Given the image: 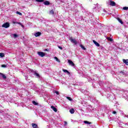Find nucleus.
Listing matches in <instances>:
<instances>
[{
	"label": "nucleus",
	"mask_w": 128,
	"mask_h": 128,
	"mask_svg": "<svg viewBox=\"0 0 128 128\" xmlns=\"http://www.w3.org/2000/svg\"><path fill=\"white\" fill-rule=\"evenodd\" d=\"M32 72H33L34 76H36L38 78H40V74H38V73L37 71H34L33 70H32L31 71Z\"/></svg>",
	"instance_id": "f257e3e1"
},
{
	"label": "nucleus",
	"mask_w": 128,
	"mask_h": 128,
	"mask_svg": "<svg viewBox=\"0 0 128 128\" xmlns=\"http://www.w3.org/2000/svg\"><path fill=\"white\" fill-rule=\"evenodd\" d=\"M38 54L39 56H41V58H44V56H46V53L42 52H38Z\"/></svg>",
	"instance_id": "f03ea898"
},
{
	"label": "nucleus",
	"mask_w": 128,
	"mask_h": 128,
	"mask_svg": "<svg viewBox=\"0 0 128 128\" xmlns=\"http://www.w3.org/2000/svg\"><path fill=\"white\" fill-rule=\"evenodd\" d=\"M2 28H10V23L6 22L2 25Z\"/></svg>",
	"instance_id": "7ed1b4c3"
},
{
	"label": "nucleus",
	"mask_w": 128,
	"mask_h": 128,
	"mask_svg": "<svg viewBox=\"0 0 128 128\" xmlns=\"http://www.w3.org/2000/svg\"><path fill=\"white\" fill-rule=\"evenodd\" d=\"M68 64H69V66H74V63L70 60H68Z\"/></svg>",
	"instance_id": "20e7f679"
},
{
	"label": "nucleus",
	"mask_w": 128,
	"mask_h": 128,
	"mask_svg": "<svg viewBox=\"0 0 128 128\" xmlns=\"http://www.w3.org/2000/svg\"><path fill=\"white\" fill-rule=\"evenodd\" d=\"M110 6H116V4L112 0H110Z\"/></svg>",
	"instance_id": "39448f33"
},
{
	"label": "nucleus",
	"mask_w": 128,
	"mask_h": 128,
	"mask_svg": "<svg viewBox=\"0 0 128 128\" xmlns=\"http://www.w3.org/2000/svg\"><path fill=\"white\" fill-rule=\"evenodd\" d=\"M122 62L126 66H128V59H123Z\"/></svg>",
	"instance_id": "423d86ee"
},
{
	"label": "nucleus",
	"mask_w": 128,
	"mask_h": 128,
	"mask_svg": "<svg viewBox=\"0 0 128 128\" xmlns=\"http://www.w3.org/2000/svg\"><path fill=\"white\" fill-rule=\"evenodd\" d=\"M70 42H71L74 44H78V42H76V39L71 38Z\"/></svg>",
	"instance_id": "0eeeda50"
},
{
	"label": "nucleus",
	"mask_w": 128,
	"mask_h": 128,
	"mask_svg": "<svg viewBox=\"0 0 128 128\" xmlns=\"http://www.w3.org/2000/svg\"><path fill=\"white\" fill-rule=\"evenodd\" d=\"M40 34H42V32H36V34H34V36H35L36 38L38 36H40Z\"/></svg>",
	"instance_id": "6e6552de"
},
{
	"label": "nucleus",
	"mask_w": 128,
	"mask_h": 128,
	"mask_svg": "<svg viewBox=\"0 0 128 128\" xmlns=\"http://www.w3.org/2000/svg\"><path fill=\"white\" fill-rule=\"evenodd\" d=\"M4 118H8V120L10 119V118H12V116H10V115L8 114H6L4 116Z\"/></svg>",
	"instance_id": "1a4fd4ad"
},
{
	"label": "nucleus",
	"mask_w": 128,
	"mask_h": 128,
	"mask_svg": "<svg viewBox=\"0 0 128 128\" xmlns=\"http://www.w3.org/2000/svg\"><path fill=\"white\" fill-rule=\"evenodd\" d=\"M0 76H2V78L6 80V75L2 73H0Z\"/></svg>",
	"instance_id": "9d476101"
},
{
	"label": "nucleus",
	"mask_w": 128,
	"mask_h": 128,
	"mask_svg": "<svg viewBox=\"0 0 128 128\" xmlns=\"http://www.w3.org/2000/svg\"><path fill=\"white\" fill-rule=\"evenodd\" d=\"M51 108H52V110L54 112H58V109H56V108L54 106H52Z\"/></svg>",
	"instance_id": "9b49d317"
},
{
	"label": "nucleus",
	"mask_w": 128,
	"mask_h": 128,
	"mask_svg": "<svg viewBox=\"0 0 128 128\" xmlns=\"http://www.w3.org/2000/svg\"><path fill=\"white\" fill-rule=\"evenodd\" d=\"M93 42L96 46H100V44H98V42H96V40H94Z\"/></svg>",
	"instance_id": "f8f14e48"
},
{
	"label": "nucleus",
	"mask_w": 128,
	"mask_h": 128,
	"mask_svg": "<svg viewBox=\"0 0 128 128\" xmlns=\"http://www.w3.org/2000/svg\"><path fill=\"white\" fill-rule=\"evenodd\" d=\"M117 20H118V22H120V24H124V22H122V20L120 18H117Z\"/></svg>",
	"instance_id": "ddd939ff"
},
{
	"label": "nucleus",
	"mask_w": 128,
	"mask_h": 128,
	"mask_svg": "<svg viewBox=\"0 0 128 128\" xmlns=\"http://www.w3.org/2000/svg\"><path fill=\"white\" fill-rule=\"evenodd\" d=\"M50 2H48V1H45L44 2V4L45 5V6H48L49 4H50Z\"/></svg>",
	"instance_id": "4468645a"
},
{
	"label": "nucleus",
	"mask_w": 128,
	"mask_h": 128,
	"mask_svg": "<svg viewBox=\"0 0 128 128\" xmlns=\"http://www.w3.org/2000/svg\"><path fill=\"white\" fill-rule=\"evenodd\" d=\"M70 112L72 114H74V108H71L70 110H69Z\"/></svg>",
	"instance_id": "2eb2a0df"
},
{
	"label": "nucleus",
	"mask_w": 128,
	"mask_h": 128,
	"mask_svg": "<svg viewBox=\"0 0 128 128\" xmlns=\"http://www.w3.org/2000/svg\"><path fill=\"white\" fill-rule=\"evenodd\" d=\"M32 126L33 128H38V124L32 123Z\"/></svg>",
	"instance_id": "dca6fc26"
},
{
	"label": "nucleus",
	"mask_w": 128,
	"mask_h": 128,
	"mask_svg": "<svg viewBox=\"0 0 128 128\" xmlns=\"http://www.w3.org/2000/svg\"><path fill=\"white\" fill-rule=\"evenodd\" d=\"M106 38L110 42H112V40H112V38H110V37H106Z\"/></svg>",
	"instance_id": "f3484780"
},
{
	"label": "nucleus",
	"mask_w": 128,
	"mask_h": 128,
	"mask_svg": "<svg viewBox=\"0 0 128 128\" xmlns=\"http://www.w3.org/2000/svg\"><path fill=\"white\" fill-rule=\"evenodd\" d=\"M64 72H66L68 74H70V72H68V70H66V69H63L62 70Z\"/></svg>",
	"instance_id": "a211bd4d"
},
{
	"label": "nucleus",
	"mask_w": 128,
	"mask_h": 128,
	"mask_svg": "<svg viewBox=\"0 0 128 128\" xmlns=\"http://www.w3.org/2000/svg\"><path fill=\"white\" fill-rule=\"evenodd\" d=\"M32 104H34V106H38V103L36 102V101H32Z\"/></svg>",
	"instance_id": "6ab92c4d"
},
{
	"label": "nucleus",
	"mask_w": 128,
	"mask_h": 128,
	"mask_svg": "<svg viewBox=\"0 0 128 128\" xmlns=\"http://www.w3.org/2000/svg\"><path fill=\"white\" fill-rule=\"evenodd\" d=\"M54 58L56 60V62H60V61L58 60V57H54Z\"/></svg>",
	"instance_id": "aec40b11"
},
{
	"label": "nucleus",
	"mask_w": 128,
	"mask_h": 128,
	"mask_svg": "<svg viewBox=\"0 0 128 128\" xmlns=\"http://www.w3.org/2000/svg\"><path fill=\"white\" fill-rule=\"evenodd\" d=\"M36 2H44V0H36Z\"/></svg>",
	"instance_id": "412c9836"
},
{
	"label": "nucleus",
	"mask_w": 128,
	"mask_h": 128,
	"mask_svg": "<svg viewBox=\"0 0 128 128\" xmlns=\"http://www.w3.org/2000/svg\"><path fill=\"white\" fill-rule=\"evenodd\" d=\"M66 98H67V100H70V102H72V99L70 97L66 96Z\"/></svg>",
	"instance_id": "4be33fe9"
},
{
	"label": "nucleus",
	"mask_w": 128,
	"mask_h": 128,
	"mask_svg": "<svg viewBox=\"0 0 128 128\" xmlns=\"http://www.w3.org/2000/svg\"><path fill=\"white\" fill-rule=\"evenodd\" d=\"M4 53H0V58H4Z\"/></svg>",
	"instance_id": "5701e85b"
},
{
	"label": "nucleus",
	"mask_w": 128,
	"mask_h": 128,
	"mask_svg": "<svg viewBox=\"0 0 128 128\" xmlns=\"http://www.w3.org/2000/svg\"><path fill=\"white\" fill-rule=\"evenodd\" d=\"M50 14H54V10H51L50 12Z\"/></svg>",
	"instance_id": "b1692460"
},
{
	"label": "nucleus",
	"mask_w": 128,
	"mask_h": 128,
	"mask_svg": "<svg viewBox=\"0 0 128 128\" xmlns=\"http://www.w3.org/2000/svg\"><path fill=\"white\" fill-rule=\"evenodd\" d=\"M84 124H90V122H88V121L85 120L84 121Z\"/></svg>",
	"instance_id": "393cba45"
},
{
	"label": "nucleus",
	"mask_w": 128,
	"mask_h": 128,
	"mask_svg": "<svg viewBox=\"0 0 128 128\" xmlns=\"http://www.w3.org/2000/svg\"><path fill=\"white\" fill-rule=\"evenodd\" d=\"M123 10H128V7H126V6L124 7V8H123Z\"/></svg>",
	"instance_id": "a878e982"
},
{
	"label": "nucleus",
	"mask_w": 128,
	"mask_h": 128,
	"mask_svg": "<svg viewBox=\"0 0 128 128\" xmlns=\"http://www.w3.org/2000/svg\"><path fill=\"white\" fill-rule=\"evenodd\" d=\"M80 48H82V50H86V48H84V46L80 45Z\"/></svg>",
	"instance_id": "bb28decb"
},
{
	"label": "nucleus",
	"mask_w": 128,
	"mask_h": 128,
	"mask_svg": "<svg viewBox=\"0 0 128 128\" xmlns=\"http://www.w3.org/2000/svg\"><path fill=\"white\" fill-rule=\"evenodd\" d=\"M16 14H19L20 16H22V14L20 12H17Z\"/></svg>",
	"instance_id": "cd10ccee"
},
{
	"label": "nucleus",
	"mask_w": 128,
	"mask_h": 128,
	"mask_svg": "<svg viewBox=\"0 0 128 128\" xmlns=\"http://www.w3.org/2000/svg\"><path fill=\"white\" fill-rule=\"evenodd\" d=\"M13 36L14 38H18V35L16 34H13Z\"/></svg>",
	"instance_id": "c85d7f7f"
},
{
	"label": "nucleus",
	"mask_w": 128,
	"mask_h": 128,
	"mask_svg": "<svg viewBox=\"0 0 128 128\" xmlns=\"http://www.w3.org/2000/svg\"><path fill=\"white\" fill-rule=\"evenodd\" d=\"M120 74H123L124 76V74H126V73L124 72L123 71H121L120 72Z\"/></svg>",
	"instance_id": "c756f323"
},
{
	"label": "nucleus",
	"mask_w": 128,
	"mask_h": 128,
	"mask_svg": "<svg viewBox=\"0 0 128 128\" xmlns=\"http://www.w3.org/2000/svg\"><path fill=\"white\" fill-rule=\"evenodd\" d=\"M2 68H6V64H2Z\"/></svg>",
	"instance_id": "7c9ffc66"
},
{
	"label": "nucleus",
	"mask_w": 128,
	"mask_h": 128,
	"mask_svg": "<svg viewBox=\"0 0 128 128\" xmlns=\"http://www.w3.org/2000/svg\"><path fill=\"white\" fill-rule=\"evenodd\" d=\"M55 94H57L58 96V94H60V93L58 91H56Z\"/></svg>",
	"instance_id": "2f4dec72"
},
{
	"label": "nucleus",
	"mask_w": 128,
	"mask_h": 128,
	"mask_svg": "<svg viewBox=\"0 0 128 128\" xmlns=\"http://www.w3.org/2000/svg\"><path fill=\"white\" fill-rule=\"evenodd\" d=\"M68 124V122H64V126H66Z\"/></svg>",
	"instance_id": "473e14b6"
},
{
	"label": "nucleus",
	"mask_w": 128,
	"mask_h": 128,
	"mask_svg": "<svg viewBox=\"0 0 128 128\" xmlns=\"http://www.w3.org/2000/svg\"><path fill=\"white\" fill-rule=\"evenodd\" d=\"M58 48H60V50H62V47L60 46H58Z\"/></svg>",
	"instance_id": "72a5a7b5"
},
{
	"label": "nucleus",
	"mask_w": 128,
	"mask_h": 128,
	"mask_svg": "<svg viewBox=\"0 0 128 128\" xmlns=\"http://www.w3.org/2000/svg\"><path fill=\"white\" fill-rule=\"evenodd\" d=\"M112 114H116V111H113L112 112Z\"/></svg>",
	"instance_id": "f704fd0d"
},
{
	"label": "nucleus",
	"mask_w": 128,
	"mask_h": 128,
	"mask_svg": "<svg viewBox=\"0 0 128 128\" xmlns=\"http://www.w3.org/2000/svg\"><path fill=\"white\" fill-rule=\"evenodd\" d=\"M26 80H28V77L26 76Z\"/></svg>",
	"instance_id": "c9c22d12"
},
{
	"label": "nucleus",
	"mask_w": 128,
	"mask_h": 128,
	"mask_svg": "<svg viewBox=\"0 0 128 128\" xmlns=\"http://www.w3.org/2000/svg\"><path fill=\"white\" fill-rule=\"evenodd\" d=\"M126 118H128V116H126Z\"/></svg>",
	"instance_id": "e433bc0d"
}]
</instances>
